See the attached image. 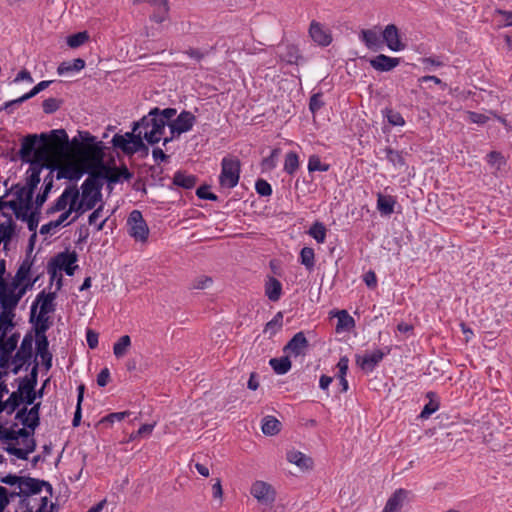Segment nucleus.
I'll return each instance as SVG.
<instances>
[{"label": "nucleus", "instance_id": "nucleus-1", "mask_svg": "<svg viewBox=\"0 0 512 512\" xmlns=\"http://www.w3.org/2000/svg\"><path fill=\"white\" fill-rule=\"evenodd\" d=\"M46 134H29L22 139L19 157L23 162L29 163L25 188L27 193H35L40 183V174L44 168L51 167L52 151L48 146Z\"/></svg>", "mask_w": 512, "mask_h": 512}, {"label": "nucleus", "instance_id": "nucleus-2", "mask_svg": "<svg viewBox=\"0 0 512 512\" xmlns=\"http://www.w3.org/2000/svg\"><path fill=\"white\" fill-rule=\"evenodd\" d=\"M81 143L77 137L71 141V145L82 157L83 162L89 167H102L104 165V145L102 142H96V137L87 131H79Z\"/></svg>", "mask_w": 512, "mask_h": 512}, {"label": "nucleus", "instance_id": "nucleus-3", "mask_svg": "<svg viewBox=\"0 0 512 512\" xmlns=\"http://www.w3.org/2000/svg\"><path fill=\"white\" fill-rule=\"evenodd\" d=\"M81 199L75 201V215L70 223L75 222L82 214L88 210H92L101 200V184L94 175H90L81 186Z\"/></svg>", "mask_w": 512, "mask_h": 512}, {"label": "nucleus", "instance_id": "nucleus-4", "mask_svg": "<svg viewBox=\"0 0 512 512\" xmlns=\"http://www.w3.org/2000/svg\"><path fill=\"white\" fill-rule=\"evenodd\" d=\"M158 114L159 108L155 107L146 116L134 122V131L143 129V137L151 145L161 140L166 127V122L160 119Z\"/></svg>", "mask_w": 512, "mask_h": 512}, {"label": "nucleus", "instance_id": "nucleus-5", "mask_svg": "<svg viewBox=\"0 0 512 512\" xmlns=\"http://www.w3.org/2000/svg\"><path fill=\"white\" fill-rule=\"evenodd\" d=\"M143 134L140 130L138 133L134 131L126 132L124 135L115 134L111 140V143L115 149H120L125 155L131 156L138 151L145 150V155H148L149 148L143 142Z\"/></svg>", "mask_w": 512, "mask_h": 512}, {"label": "nucleus", "instance_id": "nucleus-6", "mask_svg": "<svg viewBox=\"0 0 512 512\" xmlns=\"http://www.w3.org/2000/svg\"><path fill=\"white\" fill-rule=\"evenodd\" d=\"M240 161L236 157H224L221 162L219 182L222 187L234 188L240 178Z\"/></svg>", "mask_w": 512, "mask_h": 512}, {"label": "nucleus", "instance_id": "nucleus-7", "mask_svg": "<svg viewBox=\"0 0 512 512\" xmlns=\"http://www.w3.org/2000/svg\"><path fill=\"white\" fill-rule=\"evenodd\" d=\"M127 225L129 227V234L135 240L144 242L149 235V228L139 210H133L128 219Z\"/></svg>", "mask_w": 512, "mask_h": 512}, {"label": "nucleus", "instance_id": "nucleus-8", "mask_svg": "<svg viewBox=\"0 0 512 512\" xmlns=\"http://www.w3.org/2000/svg\"><path fill=\"white\" fill-rule=\"evenodd\" d=\"M78 198H80V192L77 185L67 186L54 204L47 209V214L51 215L59 211H64L68 204L74 207L75 201Z\"/></svg>", "mask_w": 512, "mask_h": 512}, {"label": "nucleus", "instance_id": "nucleus-9", "mask_svg": "<svg viewBox=\"0 0 512 512\" xmlns=\"http://www.w3.org/2000/svg\"><path fill=\"white\" fill-rule=\"evenodd\" d=\"M17 287H13V280L8 283L3 282L0 286V305L4 310H13L17 308L20 299L17 294Z\"/></svg>", "mask_w": 512, "mask_h": 512}, {"label": "nucleus", "instance_id": "nucleus-10", "mask_svg": "<svg viewBox=\"0 0 512 512\" xmlns=\"http://www.w3.org/2000/svg\"><path fill=\"white\" fill-rule=\"evenodd\" d=\"M196 122V117L190 112L183 110L176 119L168 123L172 135H181L192 129Z\"/></svg>", "mask_w": 512, "mask_h": 512}, {"label": "nucleus", "instance_id": "nucleus-11", "mask_svg": "<svg viewBox=\"0 0 512 512\" xmlns=\"http://www.w3.org/2000/svg\"><path fill=\"white\" fill-rule=\"evenodd\" d=\"M250 492L261 504L271 505L275 501V491L267 482H254L251 486Z\"/></svg>", "mask_w": 512, "mask_h": 512}, {"label": "nucleus", "instance_id": "nucleus-12", "mask_svg": "<svg viewBox=\"0 0 512 512\" xmlns=\"http://www.w3.org/2000/svg\"><path fill=\"white\" fill-rule=\"evenodd\" d=\"M76 261L77 254L75 251L61 252L57 254L54 258H52L48 263V273L51 275V278L53 279L56 276L57 269L63 270L64 268L73 265Z\"/></svg>", "mask_w": 512, "mask_h": 512}, {"label": "nucleus", "instance_id": "nucleus-13", "mask_svg": "<svg viewBox=\"0 0 512 512\" xmlns=\"http://www.w3.org/2000/svg\"><path fill=\"white\" fill-rule=\"evenodd\" d=\"M55 297L56 294L54 292L46 294L45 291H41L37 295L36 301L31 306L30 322L34 321V316L39 303H41L39 314H42V316L53 312L55 310V305L53 303Z\"/></svg>", "mask_w": 512, "mask_h": 512}, {"label": "nucleus", "instance_id": "nucleus-14", "mask_svg": "<svg viewBox=\"0 0 512 512\" xmlns=\"http://www.w3.org/2000/svg\"><path fill=\"white\" fill-rule=\"evenodd\" d=\"M43 487H45L48 493L52 495V485L45 480L23 476L20 486V488H22L23 496L26 497L39 493Z\"/></svg>", "mask_w": 512, "mask_h": 512}, {"label": "nucleus", "instance_id": "nucleus-15", "mask_svg": "<svg viewBox=\"0 0 512 512\" xmlns=\"http://www.w3.org/2000/svg\"><path fill=\"white\" fill-rule=\"evenodd\" d=\"M308 346L309 342L304 332L300 331L289 340V342L284 346L283 350L284 352H288L297 357L304 355Z\"/></svg>", "mask_w": 512, "mask_h": 512}, {"label": "nucleus", "instance_id": "nucleus-16", "mask_svg": "<svg viewBox=\"0 0 512 512\" xmlns=\"http://www.w3.org/2000/svg\"><path fill=\"white\" fill-rule=\"evenodd\" d=\"M382 38L392 51H401L405 48V44L400 39L399 30L394 24H389L385 27L382 32Z\"/></svg>", "mask_w": 512, "mask_h": 512}, {"label": "nucleus", "instance_id": "nucleus-17", "mask_svg": "<svg viewBox=\"0 0 512 512\" xmlns=\"http://www.w3.org/2000/svg\"><path fill=\"white\" fill-rule=\"evenodd\" d=\"M309 34L312 40L320 46L326 47L332 42L330 31L315 20L310 23Z\"/></svg>", "mask_w": 512, "mask_h": 512}, {"label": "nucleus", "instance_id": "nucleus-18", "mask_svg": "<svg viewBox=\"0 0 512 512\" xmlns=\"http://www.w3.org/2000/svg\"><path fill=\"white\" fill-rule=\"evenodd\" d=\"M84 170L76 163L69 162L61 166H57V175L56 178L60 179H68L70 181L79 180L83 174Z\"/></svg>", "mask_w": 512, "mask_h": 512}, {"label": "nucleus", "instance_id": "nucleus-19", "mask_svg": "<svg viewBox=\"0 0 512 512\" xmlns=\"http://www.w3.org/2000/svg\"><path fill=\"white\" fill-rule=\"evenodd\" d=\"M371 67L376 71L388 72L397 67L400 63V58L389 57L384 54H379L369 61Z\"/></svg>", "mask_w": 512, "mask_h": 512}, {"label": "nucleus", "instance_id": "nucleus-20", "mask_svg": "<svg viewBox=\"0 0 512 512\" xmlns=\"http://www.w3.org/2000/svg\"><path fill=\"white\" fill-rule=\"evenodd\" d=\"M33 336L31 333H27L20 345V348L12 358V362H22V363H29V361L32 358V346H33Z\"/></svg>", "mask_w": 512, "mask_h": 512}, {"label": "nucleus", "instance_id": "nucleus-21", "mask_svg": "<svg viewBox=\"0 0 512 512\" xmlns=\"http://www.w3.org/2000/svg\"><path fill=\"white\" fill-rule=\"evenodd\" d=\"M33 262L34 260L31 258L30 253H28L18 267L16 274L12 279L13 287L19 286V284H22L25 281L33 280L31 278V268L33 266Z\"/></svg>", "mask_w": 512, "mask_h": 512}, {"label": "nucleus", "instance_id": "nucleus-22", "mask_svg": "<svg viewBox=\"0 0 512 512\" xmlns=\"http://www.w3.org/2000/svg\"><path fill=\"white\" fill-rule=\"evenodd\" d=\"M48 137V146L53 152L52 145L57 146L59 150H66L69 145L68 135L64 129H55L52 130L49 134L45 133Z\"/></svg>", "mask_w": 512, "mask_h": 512}, {"label": "nucleus", "instance_id": "nucleus-23", "mask_svg": "<svg viewBox=\"0 0 512 512\" xmlns=\"http://www.w3.org/2000/svg\"><path fill=\"white\" fill-rule=\"evenodd\" d=\"M24 448H17L15 446H8L5 450L11 454L16 456L18 459L27 460L28 455L35 451L36 449V441L34 438H23Z\"/></svg>", "mask_w": 512, "mask_h": 512}, {"label": "nucleus", "instance_id": "nucleus-24", "mask_svg": "<svg viewBox=\"0 0 512 512\" xmlns=\"http://www.w3.org/2000/svg\"><path fill=\"white\" fill-rule=\"evenodd\" d=\"M407 496V490L403 488L397 489L387 500L382 512H397L399 509L402 508Z\"/></svg>", "mask_w": 512, "mask_h": 512}, {"label": "nucleus", "instance_id": "nucleus-25", "mask_svg": "<svg viewBox=\"0 0 512 512\" xmlns=\"http://www.w3.org/2000/svg\"><path fill=\"white\" fill-rule=\"evenodd\" d=\"M384 355V352L378 349L371 354L364 355L363 357L357 356L356 363L363 370L372 371L375 368V366L382 361Z\"/></svg>", "mask_w": 512, "mask_h": 512}, {"label": "nucleus", "instance_id": "nucleus-26", "mask_svg": "<svg viewBox=\"0 0 512 512\" xmlns=\"http://www.w3.org/2000/svg\"><path fill=\"white\" fill-rule=\"evenodd\" d=\"M360 39L370 50H378L382 47L380 34L375 27L374 29H364L360 33Z\"/></svg>", "mask_w": 512, "mask_h": 512}, {"label": "nucleus", "instance_id": "nucleus-27", "mask_svg": "<svg viewBox=\"0 0 512 512\" xmlns=\"http://www.w3.org/2000/svg\"><path fill=\"white\" fill-rule=\"evenodd\" d=\"M2 215L7 218V222L0 223V238L4 242V249L6 250L8 243L15 234L16 224L10 214L2 212Z\"/></svg>", "mask_w": 512, "mask_h": 512}, {"label": "nucleus", "instance_id": "nucleus-28", "mask_svg": "<svg viewBox=\"0 0 512 512\" xmlns=\"http://www.w3.org/2000/svg\"><path fill=\"white\" fill-rule=\"evenodd\" d=\"M36 384H32L28 382L27 377H23L20 379L18 392L23 395H25V398H23V401L26 402L28 405H32L35 402L36 399V391H35Z\"/></svg>", "mask_w": 512, "mask_h": 512}, {"label": "nucleus", "instance_id": "nucleus-29", "mask_svg": "<svg viewBox=\"0 0 512 512\" xmlns=\"http://www.w3.org/2000/svg\"><path fill=\"white\" fill-rule=\"evenodd\" d=\"M49 341L47 338L36 339V352L42 359L43 365L47 370L52 366V354L49 352Z\"/></svg>", "mask_w": 512, "mask_h": 512}, {"label": "nucleus", "instance_id": "nucleus-30", "mask_svg": "<svg viewBox=\"0 0 512 512\" xmlns=\"http://www.w3.org/2000/svg\"><path fill=\"white\" fill-rule=\"evenodd\" d=\"M287 460L302 469H309L313 465V460L310 457L306 456L300 451L295 450L289 451L287 453Z\"/></svg>", "mask_w": 512, "mask_h": 512}, {"label": "nucleus", "instance_id": "nucleus-31", "mask_svg": "<svg viewBox=\"0 0 512 512\" xmlns=\"http://www.w3.org/2000/svg\"><path fill=\"white\" fill-rule=\"evenodd\" d=\"M31 432L25 428L19 430H12L0 426V440L3 441H17L19 438H28Z\"/></svg>", "mask_w": 512, "mask_h": 512}, {"label": "nucleus", "instance_id": "nucleus-32", "mask_svg": "<svg viewBox=\"0 0 512 512\" xmlns=\"http://www.w3.org/2000/svg\"><path fill=\"white\" fill-rule=\"evenodd\" d=\"M280 59L287 64H298V61L302 59L300 50L297 46L290 44L286 45L284 51L279 55Z\"/></svg>", "mask_w": 512, "mask_h": 512}, {"label": "nucleus", "instance_id": "nucleus-33", "mask_svg": "<svg viewBox=\"0 0 512 512\" xmlns=\"http://www.w3.org/2000/svg\"><path fill=\"white\" fill-rule=\"evenodd\" d=\"M265 293L269 300L276 302L280 299L282 285L279 280L270 277L265 286Z\"/></svg>", "mask_w": 512, "mask_h": 512}, {"label": "nucleus", "instance_id": "nucleus-34", "mask_svg": "<svg viewBox=\"0 0 512 512\" xmlns=\"http://www.w3.org/2000/svg\"><path fill=\"white\" fill-rule=\"evenodd\" d=\"M15 313L13 310H4L0 313V336L6 337L8 332L14 327L13 318Z\"/></svg>", "mask_w": 512, "mask_h": 512}, {"label": "nucleus", "instance_id": "nucleus-35", "mask_svg": "<svg viewBox=\"0 0 512 512\" xmlns=\"http://www.w3.org/2000/svg\"><path fill=\"white\" fill-rule=\"evenodd\" d=\"M40 406L41 403H36L30 410L27 409V416H25V419H23V425L32 431H34L40 424Z\"/></svg>", "mask_w": 512, "mask_h": 512}, {"label": "nucleus", "instance_id": "nucleus-36", "mask_svg": "<svg viewBox=\"0 0 512 512\" xmlns=\"http://www.w3.org/2000/svg\"><path fill=\"white\" fill-rule=\"evenodd\" d=\"M281 422L273 416H266L262 421V432L265 435L273 436L280 432Z\"/></svg>", "mask_w": 512, "mask_h": 512}, {"label": "nucleus", "instance_id": "nucleus-37", "mask_svg": "<svg viewBox=\"0 0 512 512\" xmlns=\"http://www.w3.org/2000/svg\"><path fill=\"white\" fill-rule=\"evenodd\" d=\"M197 183V177L194 175H187L181 171L174 174L173 184L182 187L184 189H191Z\"/></svg>", "mask_w": 512, "mask_h": 512}, {"label": "nucleus", "instance_id": "nucleus-38", "mask_svg": "<svg viewBox=\"0 0 512 512\" xmlns=\"http://www.w3.org/2000/svg\"><path fill=\"white\" fill-rule=\"evenodd\" d=\"M269 364L274 372L279 375L286 374L291 369V361L288 356L272 358L270 359Z\"/></svg>", "mask_w": 512, "mask_h": 512}, {"label": "nucleus", "instance_id": "nucleus-39", "mask_svg": "<svg viewBox=\"0 0 512 512\" xmlns=\"http://www.w3.org/2000/svg\"><path fill=\"white\" fill-rule=\"evenodd\" d=\"M395 200L392 196L378 194L377 209L384 215H390L394 212Z\"/></svg>", "mask_w": 512, "mask_h": 512}, {"label": "nucleus", "instance_id": "nucleus-40", "mask_svg": "<svg viewBox=\"0 0 512 512\" xmlns=\"http://www.w3.org/2000/svg\"><path fill=\"white\" fill-rule=\"evenodd\" d=\"M84 67H85V61L81 58H76L71 62H62L58 66L57 72H58V74L63 75L67 72H72V71L78 72V71L82 70Z\"/></svg>", "mask_w": 512, "mask_h": 512}, {"label": "nucleus", "instance_id": "nucleus-41", "mask_svg": "<svg viewBox=\"0 0 512 512\" xmlns=\"http://www.w3.org/2000/svg\"><path fill=\"white\" fill-rule=\"evenodd\" d=\"M50 328L49 317L47 315L42 316L39 314L35 323V336L36 339L47 338L46 331Z\"/></svg>", "mask_w": 512, "mask_h": 512}, {"label": "nucleus", "instance_id": "nucleus-42", "mask_svg": "<svg viewBox=\"0 0 512 512\" xmlns=\"http://www.w3.org/2000/svg\"><path fill=\"white\" fill-rule=\"evenodd\" d=\"M131 346V339L129 335H123L113 346V353L117 358H122L126 355L129 347Z\"/></svg>", "mask_w": 512, "mask_h": 512}, {"label": "nucleus", "instance_id": "nucleus-43", "mask_svg": "<svg viewBox=\"0 0 512 512\" xmlns=\"http://www.w3.org/2000/svg\"><path fill=\"white\" fill-rule=\"evenodd\" d=\"M282 324H283V313L282 312H278L273 317V319L270 320L265 325V328H264L263 332L265 334H268L269 337H272L282 328Z\"/></svg>", "mask_w": 512, "mask_h": 512}, {"label": "nucleus", "instance_id": "nucleus-44", "mask_svg": "<svg viewBox=\"0 0 512 512\" xmlns=\"http://www.w3.org/2000/svg\"><path fill=\"white\" fill-rule=\"evenodd\" d=\"M338 323L336 326V330H350L355 326L354 319L348 314L346 310H341L337 312Z\"/></svg>", "mask_w": 512, "mask_h": 512}, {"label": "nucleus", "instance_id": "nucleus-45", "mask_svg": "<svg viewBox=\"0 0 512 512\" xmlns=\"http://www.w3.org/2000/svg\"><path fill=\"white\" fill-rule=\"evenodd\" d=\"M299 167V157L298 155L291 151L286 154L285 162H284V171L289 174L293 175Z\"/></svg>", "mask_w": 512, "mask_h": 512}, {"label": "nucleus", "instance_id": "nucleus-46", "mask_svg": "<svg viewBox=\"0 0 512 512\" xmlns=\"http://www.w3.org/2000/svg\"><path fill=\"white\" fill-rule=\"evenodd\" d=\"M19 337V333H14L7 339H5L6 337L0 336V350L12 353L17 348Z\"/></svg>", "mask_w": 512, "mask_h": 512}, {"label": "nucleus", "instance_id": "nucleus-47", "mask_svg": "<svg viewBox=\"0 0 512 512\" xmlns=\"http://www.w3.org/2000/svg\"><path fill=\"white\" fill-rule=\"evenodd\" d=\"M89 40V34L86 31L78 32L67 37V45L70 48H78Z\"/></svg>", "mask_w": 512, "mask_h": 512}, {"label": "nucleus", "instance_id": "nucleus-48", "mask_svg": "<svg viewBox=\"0 0 512 512\" xmlns=\"http://www.w3.org/2000/svg\"><path fill=\"white\" fill-rule=\"evenodd\" d=\"M77 391H78L77 405H76V410H75L74 417H73V420H72V425L74 427H77V426L80 425V421H81V417H82V414H81V404H82V401H83L84 391H85L84 384L79 385Z\"/></svg>", "mask_w": 512, "mask_h": 512}, {"label": "nucleus", "instance_id": "nucleus-49", "mask_svg": "<svg viewBox=\"0 0 512 512\" xmlns=\"http://www.w3.org/2000/svg\"><path fill=\"white\" fill-rule=\"evenodd\" d=\"M309 235L318 243H324L326 239V228L321 222H315L309 230Z\"/></svg>", "mask_w": 512, "mask_h": 512}, {"label": "nucleus", "instance_id": "nucleus-50", "mask_svg": "<svg viewBox=\"0 0 512 512\" xmlns=\"http://www.w3.org/2000/svg\"><path fill=\"white\" fill-rule=\"evenodd\" d=\"M301 264H303L307 269L311 270L314 267V250L310 247H304L300 252Z\"/></svg>", "mask_w": 512, "mask_h": 512}, {"label": "nucleus", "instance_id": "nucleus-51", "mask_svg": "<svg viewBox=\"0 0 512 512\" xmlns=\"http://www.w3.org/2000/svg\"><path fill=\"white\" fill-rule=\"evenodd\" d=\"M386 158L393 164L394 167H401L405 165V160L399 151L393 150L390 147L385 149Z\"/></svg>", "mask_w": 512, "mask_h": 512}, {"label": "nucleus", "instance_id": "nucleus-52", "mask_svg": "<svg viewBox=\"0 0 512 512\" xmlns=\"http://www.w3.org/2000/svg\"><path fill=\"white\" fill-rule=\"evenodd\" d=\"M212 283L213 280L211 277L201 275L192 280L189 288L194 290H204L209 288L212 285Z\"/></svg>", "mask_w": 512, "mask_h": 512}, {"label": "nucleus", "instance_id": "nucleus-53", "mask_svg": "<svg viewBox=\"0 0 512 512\" xmlns=\"http://www.w3.org/2000/svg\"><path fill=\"white\" fill-rule=\"evenodd\" d=\"M23 401V397L18 391L12 392L9 398L5 401L8 407V414H12Z\"/></svg>", "mask_w": 512, "mask_h": 512}, {"label": "nucleus", "instance_id": "nucleus-54", "mask_svg": "<svg viewBox=\"0 0 512 512\" xmlns=\"http://www.w3.org/2000/svg\"><path fill=\"white\" fill-rule=\"evenodd\" d=\"M308 170H309V172L328 171L329 170V165L328 164H322L319 156L311 155L309 157V161H308Z\"/></svg>", "mask_w": 512, "mask_h": 512}, {"label": "nucleus", "instance_id": "nucleus-55", "mask_svg": "<svg viewBox=\"0 0 512 512\" xmlns=\"http://www.w3.org/2000/svg\"><path fill=\"white\" fill-rule=\"evenodd\" d=\"M280 153V149L275 148L272 150L270 156L264 158L261 163V167L265 171H270L276 167V158Z\"/></svg>", "mask_w": 512, "mask_h": 512}, {"label": "nucleus", "instance_id": "nucleus-56", "mask_svg": "<svg viewBox=\"0 0 512 512\" xmlns=\"http://www.w3.org/2000/svg\"><path fill=\"white\" fill-rule=\"evenodd\" d=\"M39 218H40V210H36V206H35L34 209L31 212H29V214L27 216V220H26L29 231L36 232V229L39 224Z\"/></svg>", "mask_w": 512, "mask_h": 512}, {"label": "nucleus", "instance_id": "nucleus-57", "mask_svg": "<svg viewBox=\"0 0 512 512\" xmlns=\"http://www.w3.org/2000/svg\"><path fill=\"white\" fill-rule=\"evenodd\" d=\"M62 101L56 98H48L43 101V111L47 114H52L57 111L61 106Z\"/></svg>", "mask_w": 512, "mask_h": 512}, {"label": "nucleus", "instance_id": "nucleus-58", "mask_svg": "<svg viewBox=\"0 0 512 512\" xmlns=\"http://www.w3.org/2000/svg\"><path fill=\"white\" fill-rule=\"evenodd\" d=\"M386 117L388 122L393 126H403L405 124V120L402 115L392 109L386 110Z\"/></svg>", "mask_w": 512, "mask_h": 512}, {"label": "nucleus", "instance_id": "nucleus-59", "mask_svg": "<svg viewBox=\"0 0 512 512\" xmlns=\"http://www.w3.org/2000/svg\"><path fill=\"white\" fill-rule=\"evenodd\" d=\"M140 3H148L156 9H162L165 12H169L168 0H133L134 5H138Z\"/></svg>", "mask_w": 512, "mask_h": 512}, {"label": "nucleus", "instance_id": "nucleus-60", "mask_svg": "<svg viewBox=\"0 0 512 512\" xmlns=\"http://www.w3.org/2000/svg\"><path fill=\"white\" fill-rule=\"evenodd\" d=\"M256 192L261 196H270L272 194L271 185L264 179H258L255 183Z\"/></svg>", "mask_w": 512, "mask_h": 512}, {"label": "nucleus", "instance_id": "nucleus-61", "mask_svg": "<svg viewBox=\"0 0 512 512\" xmlns=\"http://www.w3.org/2000/svg\"><path fill=\"white\" fill-rule=\"evenodd\" d=\"M487 162L492 166L495 167L497 170L501 168V166L505 163L503 156L496 151H491L487 155Z\"/></svg>", "mask_w": 512, "mask_h": 512}, {"label": "nucleus", "instance_id": "nucleus-62", "mask_svg": "<svg viewBox=\"0 0 512 512\" xmlns=\"http://www.w3.org/2000/svg\"><path fill=\"white\" fill-rule=\"evenodd\" d=\"M129 415H130L129 411L110 413L109 415H107L104 418H102L100 423H102V424H105V423L112 424L115 421L123 420L125 417H127Z\"/></svg>", "mask_w": 512, "mask_h": 512}, {"label": "nucleus", "instance_id": "nucleus-63", "mask_svg": "<svg viewBox=\"0 0 512 512\" xmlns=\"http://www.w3.org/2000/svg\"><path fill=\"white\" fill-rule=\"evenodd\" d=\"M38 278H34L33 280L25 281L22 284H19L17 287V294L19 299L21 300L24 295L33 288Z\"/></svg>", "mask_w": 512, "mask_h": 512}, {"label": "nucleus", "instance_id": "nucleus-64", "mask_svg": "<svg viewBox=\"0 0 512 512\" xmlns=\"http://www.w3.org/2000/svg\"><path fill=\"white\" fill-rule=\"evenodd\" d=\"M196 195L200 198V199H206V200H211V201H216L217 200V196L211 192H209V187L208 186H201L197 189L196 191Z\"/></svg>", "mask_w": 512, "mask_h": 512}]
</instances>
